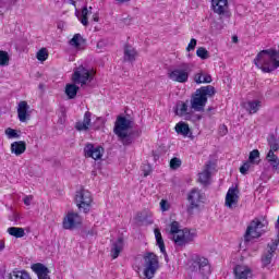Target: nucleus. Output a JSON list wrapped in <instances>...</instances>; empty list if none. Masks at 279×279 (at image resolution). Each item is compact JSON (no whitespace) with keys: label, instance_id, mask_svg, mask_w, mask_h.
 Returning <instances> with one entry per match:
<instances>
[{"label":"nucleus","instance_id":"1","mask_svg":"<svg viewBox=\"0 0 279 279\" xmlns=\"http://www.w3.org/2000/svg\"><path fill=\"white\" fill-rule=\"evenodd\" d=\"M254 64L260 69L263 73H271L279 69L278 50L270 48L262 50L254 59Z\"/></svg>","mask_w":279,"mask_h":279},{"label":"nucleus","instance_id":"2","mask_svg":"<svg viewBox=\"0 0 279 279\" xmlns=\"http://www.w3.org/2000/svg\"><path fill=\"white\" fill-rule=\"evenodd\" d=\"M215 95H217V89H215V86L207 85L199 87L191 96V109L194 112H204V108H206V104H208V98H213Z\"/></svg>","mask_w":279,"mask_h":279},{"label":"nucleus","instance_id":"3","mask_svg":"<svg viewBox=\"0 0 279 279\" xmlns=\"http://www.w3.org/2000/svg\"><path fill=\"white\" fill-rule=\"evenodd\" d=\"M130 128H132V121L121 116L117 118L113 132L116 136H118L122 145H125V146L132 145V142L134 141L132 138V134H128V131L130 130Z\"/></svg>","mask_w":279,"mask_h":279},{"label":"nucleus","instance_id":"4","mask_svg":"<svg viewBox=\"0 0 279 279\" xmlns=\"http://www.w3.org/2000/svg\"><path fill=\"white\" fill-rule=\"evenodd\" d=\"M143 267H144V279H153L156 276L158 269H160V262L158 260V255L156 253L147 252L143 256Z\"/></svg>","mask_w":279,"mask_h":279},{"label":"nucleus","instance_id":"5","mask_svg":"<svg viewBox=\"0 0 279 279\" xmlns=\"http://www.w3.org/2000/svg\"><path fill=\"white\" fill-rule=\"evenodd\" d=\"M186 199V213L190 215H194L195 210H199V208H202V204H204V199H206V196L202 192V190L194 187L187 193Z\"/></svg>","mask_w":279,"mask_h":279},{"label":"nucleus","instance_id":"6","mask_svg":"<svg viewBox=\"0 0 279 279\" xmlns=\"http://www.w3.org/2000/svg\"><path fill=\"white\" fill-rule=\"evenodd\" d=\"M190 270L195 274H199L202 278H208L213 270L210 269V263L206 257L196 256L190 262Z\"/></svg>","mask_w":279,"mask_h":279},{"label":"nucleus","instance_id":"7","mask_svg":"<svg viewBox=\"0 0 279 279\" xmlns=\"http://www.w3.org/2000/svg\"><path fill=\"white\" fill-rule=\"evenodd\" d=\"M75 204L78 210H83V213L85 214L90 213V206L93 204V194L88 190L82 187L75 194Z\"/></svg>","mask_w":279,"mask_h":279},{"label":"nucleus","instance_id":"8","mask_svg":"<svg viewBox=\"0 0 279 279\" xmlns=\"http://www.w3.org/2000/svg\"><path fill=\"white\" fill-rule=\"evenodd\" d=\"M189 75H191L189 63H183L180 69H174L168 73L169 80L179 84H186L189 82Z\"/></svg>","mask_w":279,"mask_h":279},{"label":"nucleus","instance_id":"9","mask_svg":"<svg viewBox=\"0 0 279 279\" xmlns=\"http://www.w3.org/2000/svg\"><path fill=\"white\" fill-rule=\"evenodd\" d=\"M264 228L265 225L259 219H254L251 221L244 235L245 241H250L251 239H259V236H263Z\"/></svg>","mask_w":279,"mask_h":279},{"label":"nucleus","instance_id":"10","mask_svg":"<svg viewBox=\"0 0 279 279\" xmlns=\"http://www.w3.org/2000/svg\"><path fill=\"white\" fill-rule=\"evenodd\" d=\"M72 82H74V84H81V86H86L87 82H93V74H90L88 69L81 65L74 71Z\"/></svg>","mask_w":279,"mask_h":279},{"label":"nucleus","instance_id":"11","mask_svg":"<svg viewBox=\"0 0 279 279\" xmlns=\"http://www.w3.org/2000/svg\"><path fill=\"white\" fill-rule=\"evenodd\" d=\"M196 236L197 233L195 230L184 228L182 229L181 234L174 235V244L178 245V247H184V245L193 242Z\"/></svg>","mask_w":279,"mask_h":279},{"label":"nucleus","instance_id":"12","mask_svg":"<svg viewBox=\"0 0 279 279\" xmlns=\"http://www.w3.org/2000/svg\"><path fill=\"white\" fill-rule=\"evenodd\" d=\"M82 226V217L77 213L70 211L63 218L62 228L63 230H75Z\"/></svg>","mask_w":279,"mask_h":279},{"label":"nucleus","instance_id":"13","mask_svg":"<svg viewBox=\"0 0 279 279\" xmlns=\"http://www.w3.org/2000/svg\"><path fill=\"white\" fill-rule=\"evenodd\" d=\"M211 1V10H214L215 14H218L220 19H230V10L228 7V0H210Z\"/></svg>","mask_w":279,"mask_h":279},{"label":"nucleus","instance_id":"14","mask_svg":"<svg viewBox=\"0 0 279 279\" xmlns=\"http://www.w3.org/2000/svg\"><path fill=\"white\" fill-rule=\"evenodd\" d=\"M278 244L279 240H275L271 243H268V250L262 256L263 267H269V265H271V260H274V254L276 253V250H278Z\"/></svg>","mask_w":279,"mask_h":279},{"label":"nucleus","instance_id":"15","mask_svg":"<svg viewBox=\"0 0 279 279\" xmlns=\"http://www.w3.org/2000/svg\"><path fill=\"white\" fill-rule=\"evenodd\" d=\"M84 154L86 158H93V160H101L104 156V147L93 144H86L84 147Z\"/></svg>","mask_w":279,"mask_h":279},{"label":"nucleus","instance_id":"16","mask_svg":"<svg viewBox=\"0 0 279 279\" xmlns=\"http://www.w3.org/2000/svg\"><path fill=\"white\" fill-rule=\"evenodd\" d=\"M239 189L230 187L226 195V206L227 208H236L239 204Z\"/></svg>","mask_w":279,"mask_h":279},{"label":"nucleus","instance_id":"17","mask_svg":"<svg viewBox=\"0 0 279 279\" xmlns=\"http://www.w3.org/2000/svg\"><path fill=\"white\" fill-rule=\"evenodd\" d=\"M17 118L21 123H26L29 121L31 114H29V105L27 101L22 100L20 101L17 106Z\"/></svg>","mask_w":279,"mask_h":279},{"label":"nucleus","instance_id":"18","mask_svg":"<svg viewBox=\"0 0 279 279\" xmlns=\"http://www.w3.org/2000/svg\"><path fill=\"white\" fill-rule=\"evenodd\" d=\"M233 274L235 279H247L254 276L252 274V268L245 265H236L233 269Z\"/></svg>","mask_w":279,"mask_h":279},{"label":"nucleus","instance_id":"19","mask_svg":"<svg viewBox=\"0 0 279 279\" xmlns=\"http://www.w3.org/2000/svg\"><path fill=\"white\" fill-rule=\"evenodd\" d=\"M92 117L93 113H90V111H86L84 113L83 121H78L75 123V130H77V132H88V130H90Z\"/></svg>","mask_w":279,"mask_h":279},{"label":"nucleus","instance_id":"20","mask_svg":"<svg viewBox=\"0 0 279 279\" xmlns=\"http://www.w3.org/2000/svg\"><path fill=\"white\" fill-rule=\"evenodd\" d=\"M32 269L35 271L38 279H51V277H49V268H47L45 265L37 263L32 266Z\"/></svg>","mask_w":279,"mask_h":279},{"label":"nucleus","instance_id":"21","mask_svg":"<svg viewBox=\"0 0 279 279\" xmlns=\"http://www.w3.org/2000/svg\"><path fill=\"white\" fill-rule=\"evenodd\" d=\"M175 116L184 117L186 121L191 119L192 113L189 111V100L186 102L181 101L177 105Z\"/></svg>","mask_w":279,"mask_h":279},{"label":"nucleus","instance_id":"22","mask_svg":"<svg viewBox=\"0 0 279 279\" xmlns=\"http://www.w3.org/2000/svg\"><path fill=\"white\" fill-rule=\"evenodd\" d=\"M154 232L157 245L161 254H163L166 263H169V255L167 254V248L165 247V240L162 239V233H160V229H155Z\"/></svg>","mask_w":279,"mask_h":279},{"label":"nucleus","instance_id":"23","mask_svg":"<svg viewBox=\"0 0 279 279\" xmlns=\"http://www.w3.org/2000/svg\"><path fill=\"white\" fill-rule=\"evenodd\" d=\"M27 149V144L24 141L13 142L11 144V154H15L16 156H22L25 154Z\"/></svg>","mask_w":279,"mask_h":279},{"label":"nucleus","instance_id":"24","mask_svg":"<svg viewBox=\"0 0 279 279\" xmlns=\"http://www.w3.org/2000/svg\"><path fill=\"white\" fill-rule=\"evenodd\" d=\"M123 252V238H118L111 245V258H119V255Z\"/></svg>","mask_w":279,"mask_h":279},{"label":"nucleus","instance_id":"25","mask_svg":"<svg viewBox=\"0 0 279 279\" xmlns=\"http://www.w3.org/2000/svg\"><path fill=\"white\" fill-rule=\"evenodd\" d=\"M136 60V49L130 45L124 46V62H134Z\"/></svg>","mask_w":279,"mask_h":279},{"label":"nucleus","instance_id":"26","mask_svg":"<svg viewBox=\"0 0 279 279\" xmlns=\"http://www.w3.org/2000/svg\"><path fill=\"white\" fill-rule=\"evenodd\" d=\"M194 82L196 84H210L213 76H210V74H204V72L201 71L194 75Z\"/></svg>","mask_w":279,"mask_h":279},{"label":"nucleus","instance_id":"27","mask_svg":"<svg viewBox=\"0 0 279 279\" xmlns=\"http://www.w3.org/2000/svg\"><path fill=\"white\" fill-rule=\"evenodd\" d=\"M4 279H32L25 270H13L4 277Z\"/></svg>","mask_w":279,"mask_h":279},{"label":"nucleus","instance_id":"28","mask_svg":"<svg viewBox=\"0 0 279 279\" xmlns=\"http://www.w3.org/2000/svg\"><path fill=\"white\" fill-rule=\"evenodd\" d=\"M210 163H207L205 166V170L198 174V181L201 182V184H208V182L210 181Z\"/></svg>","mask_w":279,"mask_h":279},{"label":"nucleus","instance_id":"29","mask_svg":"<svg viewBox=\"0 0 279 279\" xmlns=\"http://www.w3.org/2000/svg\"><path fill=\"white\" fill-rule=\"evenodd\" d=\"M174 130L177 134H181V136H189V134H191V128H189V124H186V122L177 123Z\"/></svg>","mask_w":279,"mask_h":279},{"label":"nucleus","instance_id":"30","mask_svg":"<svg viewBox=\"0 0 279 279\" xmlns=\"http://www.w3.org/2000/svg\"><path fill=\"white\" fill-rule=\"evenodd\" d=\"M80 90V87L75 84H66L65 85V95L70 99H75L77 97V92Z\"/></svg>","mask_w":279,"mask_h":279},{"label":"nucleus","instance_id":"31","mask_svg":"<svg viewBox=\"0 0 279 279\" xmlns=\"http://www.w3.org/2000/svg\"><path fill=\"white\" fill-rule=\"evenodd\" d=\"M275 150H269L266 160L269 162V165L272 167V169L278 170L279 167V158L274 154Z\"/></svg>","mask_w":279,"mask_h":279},{"label":"nucleus","instance_id":"32","mask_svg":"<svg viewBox=\"0 0 279 279\" xmlns=\"http://www.w3.org/2000/svg\"><path fill=\"white\" fill-rule=\"evenodd\" d=\"M260 101L259 100H253V101H248L245 106L247 112H250V114H256V112H258V110H260Z\"/></svg>","mask_w":279,"mask_h":279},{"label":"nucleus","instance_id":"33","mask_svg":"<svg viewBox=\"0 0 279 279\" xmlns=\"http://www.w3.org/2000/svg\"><path fill=\"white\" fill-rule=\"evenodd\" d=\"M8 233L15 239H23L25 236V229L19 227H10Z\"/></svg>","mask_w":279,"mask_h":279},{"label":"nucleus","instance_id":"34","mask_svg":"<svg viewBox=\"0 0 279 279\" xmlns=\"http://www.w3.org/2000/svg\"><path fill=\"white\" fill-rule=\"evenodd\" d=\"M267 143L270 147L269 151H279V140L276 137V135L270 134L267 137Z\"/></svg>","mask_w":279,"mask_h":279},{"label":"nucleus","instance_id":"35","mask_svg":"<svg viewBox=\"0 0 279 279\" xmlns=\"http://www.w3.org/2000/svg\"><path fill=\"white\" fill-rule=\"evenodd\" d=\"M69 43L71 47H74L75 49H80V47H82V44L85 43V40L81 34H75Z\"/></svg>","mask_w":279,"mask_h":279},{"label":"nucleus","instance_id":"36","mask_svg":"<svg viewBox=\"0 0 279 279\" xmlns=\"http://www.w3.org/2000/svg\"><path fill=\"white\" fill-rule=\"evenodd\" d=\"M182 233V229H180V222L178 221H172L170 225V234H172V241L175 242V236H178V234Z\"/></svg>","mask_w":279,"mask_h":279},{"label":"nucleus","instance_id":"37","mask_svg":"<svg viewBox=\"0 0 279 279\" xmlns=\"http://www.w3.org/2000/svg\"><path fill=\"white\" fill-rule=\"evenodd\" d=\"M10 65V54L8 51L0 50V66H9Z\"/></svg>","mask_w":279,"mask_h":279},{"label":"nucleus","instance_id":"38","mask_svg":"<svg viewBox=\"0 0 279 279\" xmlns=\"http://www.w3.org/2000/svg\"><path fill=\"white\" fill-rule=\"evenodd\" d=\"M196 56H197V58H201V60H208V58H210V52H208V50H206V48L199 47L196 50Z\"/></svg>","mask_w":279,"mask_h":279},{"label":"nucleus","instance_id":"39","mask_svg":"<svg viewBox=\"0 0 279 279\" xmlns=\"http://www.w3.org/2000/svg\"><path fill=\"white\" fill-rule=\"evenodd\" d=\"M258 158H260V151H258V149H254L250 153L248 162H251L252 165H258V162L256 161L258 160Z\"/></svg>","mask_w":279,"mask_h":279},{"label":"nucleus","instance_id":"40","mask_svg":"<svg viewBox=\"0 0 279 279\" xmlns=\"http://www.w3.org/2000/svg\"><path fill=\"white\" fill-rule=\"evenodd\" d=\"M4 134L7 135L8 138H21V134H19V131L12 129V128H7L4 131Z\"/></svg>","mask_w":279,"mask_h":279},{"label":"nucleus","instance_id":"41","mask_svg":"<svg viewBox=\"0 0 279 279\" xmlns=\"http://www.w3.org/2000/svg\"><path fill=\"white\" fill-rule=\"evenodd\" d=\"M89 14H90V11H88V8L84 7L82 10L81 23L85 27L88 26V15Z\"/></svg>","mask_w":279,"mask_h":279},{"label":"nucleus","instance_id":"42","mask_svg":"<svg viewBox=\"0 0 279 279\" xmlns=\"http://www.w3.org/2000/svg\"><path fill=\"white\" fill-rule=\"evenodd\" d=\"M37 60H39V62H45V60H47V58H49V52L47 51V48H41L36 56Z\"/></svg>","mask_w":279,"mask_h":279},{"label":"nucleus","instance_id":"43","mask_svg":"<svg viewBox=\"0 0 279 279\" xmlns=\"http://www.w3.org/2000/svg\"><path fill=\"white\" fill-rule=\"evenodd\" d=\"M252 163L251 161H245L241 167H240V173H242V175H247V171H250V169H252Z\"/></svg>","mask_w":279,"mask_h":279},{"label":"nucleus","instance_id":"44","mask_svg":"<svg viewBox=\"0 0 279 279\" xmlns=\"http://www.w3.org/2000/svg\"><path fill=\"white\" fill-rule=\"evenodd\" d=\"M182 167V160L180 158L174 157L170 160V169H180Z\"/></svg>","mask_w":279,"mask_h":279},{"label":"nucleus","instance_id":"45","mask_svg":"<svg viewBox=\"0 0 279 279\" xmlns=\"http://www.w3.org/2000/svg\"><path fill=\"white\" fill-rule=\"evenodd\" d=\"M195 47H197V39L192 38L186 47V51H195Z\"/></svg>","mask_w":279,"mask_h":279},{"label":"nucleus","instance_id":"46","mask_svg":"<svg viewBox=\"0 0 279 279\" xmlns=\"http://www.w3.org/2000/svg\"><path fill=\"white\" fill-rule=\"evenodd\" d=\"M160 208L163 213H166V210H169V203L165 199H161L160 202Z\"/></svg>","mask_w":279,"mask_h":279},{"label":"nucleus","instance_id":"47","mask_svg":"<svg viewBox=\"0 0 279 279\" xmlns=\"http://www.w3.org/2000/svg\"><path fill=\"white\" fill-rule=\"evenodd\" d=\"M219 134H220V136H226V134H228V126H226L225 124L220 125Z\"/></svg>","mask_w":279,"mask_h":279},{"label":"nucleus","instance_id":"48","mask_svg":"<svg viewBox=\"0 0 279 279\" xmlns=\"http://www.w3.org/2000/svg\"><path fill=\"white\" fill-rule=\"evenodd\" d=\"M33 199H34V196H32V195L25 196V197H24V204H25V206H32Z\"/></svg>","mask_w":279,"mask_h":279},{"label":"nucleus","instance_id":"49","mask_svg":"<svg viewBox=\"0 0 279 279\" xmlns=\"http://www.w3.org/2000/svg\"><path fill=\"white\" fill-rule=\"evenodd\" d=\"M85 236H96L97 230L90 229L88 231H84Z\"/></svg>","mask_w":279,"mask_h":279},{"label":"nucleus","instance_id":"50","mask_svg":"<svg viewBox=\"0 0 279 279\" xmlns=\"http://www.w3.org/2000/svg\"><path fill=\"white\" fill-rule=\"evenodd\" d=\"M135 219H136V221H138L140 223H143V221H145V217H143V213H137Z\"/></svg>","mask_w":279,"mask_h":279},{"label":"nucleus","instance_id":"51","mask_svg":"<svg viewBox=\"0 0 279 279\" xmlns=\"http://www.w3.org/2000/svg\"><path fill=\"white\" fill-rule=\"evenodd\" d=\"M106 47V40L101 39L97 43V49H104Z\"/></svg>","mask_w":279,"mask_h":279},{"label":"nucleus","instance_id":"52","mask_svg":"<svg viewBox=\"0 0 279 279\" xmlns=\"http://www.w3.org/2000/svg\"><path fill=\"white\" fill-rule=\"evenodd\" d=\"M151 173V167L146 166V169H144V178H147Z\"/></svg>","mask_w":279,"mask_h":279},{"label":"nucleus","instance_id":"53","mask_svg":"<svg viewBox=\"0 0 279 279\" xmlns=\"http://www.w3.org/2000/svg\"><path fill=\"white\" fill-rule=\"evenodd\" d=\"M5 250V242L0 241V252H3Z\"/></svg>","mask_w":279,"mask_h":279},{"label":"nucleus","instance_id":"54","mask_svg":"<svg viewBox=\"0 0 279 279\" xmlns=\"http://www.w3.org/2000/svg\"><path fill=\"white\" fill-rule=\"evenodd\" d=\"M62 117H63V118H59V120H58V123H60L61 125H63V123H64V121H65V119H64V113H62Z\"/></svg>","mask_w":279,"mask_h":279},{"label":"nucleus","instance_id":"55","mask_svg":"<svg viewBox=\"0 0 279 279\" xmlns=\"http://www.w3.org/2000/svg\"><path fill=\"white\" fill-rule=\"evenodd\" d=\"M93 21H94L95 23H99V16L94 15Z\"/></svg>","mask_w":279,"mask_h":279},{"label":"nucleus","instance_id":"56","mask_svg":"<svg viewBox=\"0 0 279 279\" xmlns=\"http://www.w3.org/2000/svg\"><path fill=\"white\" fill-rule=\"evenodd\" d=\"M130 0H116L117 3H128Z\"/></svg>","mask_w":279,"mask_h":279},{"label":"nucleus","instance_id":"57","mask_svg":"<svg viewBox=\"0 0 279 279\" xmlns=\"http://www.w3.org/2000/svg\"><path fill=\"white\" fill-rule=\"evenodd\" d=\"M232 40H233V43H239V37L233 36V37H232Z\"/></svg>","mask_w":279,"mask_h":279},{"label":"nucleus","instance_id":"58","mask_svg":"<svg viewBox=\"0 0 279 279\" xmlns=\"http://www.w3.org/2000/svg\"><path fill=\"white\" fill-rule=\"evenodd\" d=\"M133 134H136L137 136H141V131H134Z\"/></svg>","mask_w":279,"mask_h":279},{"label":"nucleus","instance_id":"59","mask_svg":"<svg viewBox=\"0 0 279 279\" xmlns=\"http://www.w3.org/2000/svg\"><path fill=\"white\" fill-rule=\"evenodd\" d=\"M70 3L72 4V5H75V0H70Z\"/></svg>","mask_w":279,"mask_h":279},{"label":"nucleus","instance_id":"60","mask_svg":"<svg viewBox=\"0 0 279 279\" xmlns=\"http://www.w3.org/2000/svg\"><path fill=\"white\" fill-rule=\"evenodd\" d=\"M213 110H214L213 107H208L207 112H210V111H213Z\"/></svg>","mask_w":279,"mask_h":279},{"label":"nucleus","instance_id":"61","mask_svg":"<svg viewBox=\"0 0 279 279\" xmlns=\"http://www.w3.org/2000/svg\"><path fill=\"white\" fill-rule=\"evenodd\" d=\"M19 219V215H15V221Z\"/></svg>","mask_w":279,"mask_h":279},{"label":"nucleus","instance_id":"62","mask_svg":"<svg viewBox=\"0 0 279 279\" xmlns=\"http://www.w3.org/2000/svg\"><path fill=\"white\" fill-rule=\"evenodd\" d=\"M97 121H101V118H97Z\"/></svg>","mask_w":279,"mask_h":279},{"label":"nucleus","instance_id":"63","mask_svg":"<svg viewBox=\"0 0 279 279\" xmlns=\"http://www.w3.org/2000/svg\"><path fill=\"white\" fill-rule=\"evenodd\" d=\"M39 88H43V85H39Z\"/></svg>","mask_w":279,"mask_h":279}]
</instances>
